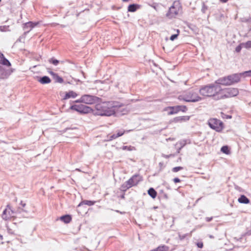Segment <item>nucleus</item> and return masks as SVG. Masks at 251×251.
<instances>
[{
	"label": "nucleus",
	"instance_id": "nucleus-13",
	"mask_svg": "<svg viewBox=\"0 0 251 251\" xmlns=\"http://www.w3.org/2000/svg\"><path fill=\"white\" fill-rule=\"evenodd\" d=\"M228 76L230 78V81H231V85L240 82L242 78L240 73L233 74L229 75Z\"/></svg>",
	"mask_w": 251,
	"mask_h": 251
},
{
	"label": "nucleus",
	"instance_id": "nucleus-47",
	"mask_svg": "<svg viewBox=\"0 0 251 251\" xmlns=\"http://www.w3.org/2000/svg\"><path fill=\"white\" fill-rule=\"evenodd\" d=\"M212 217H207L206 218V221L208 222H209L212 221Z\"/></svg>",
	"mask_w": 251,
	"mask_h": 251
},
{
	"label": "nucleus",
	"instance_id": "nucleus-19",
	"mask_svg": "<svg viewBox=\"0 0 251 251\" xmlns=\"http://www.w3.org/2000/svg\"><path fill=\"white\" fill-rule=\"evenodd\" d=\"M238 201L240 203L248 204L250 203V200L245 195H241L238 199Z\"/></svg>",
	"mask_w": 251,
	"mask_h": 251
},
{
	"label": "nucleus",
	"instance_id": "nucleus-52",
	"mask_svg": "<svg viewBox=\"0 0 251 251\" xmlns=\"http://www.w3.org/2000/svg\"><path fill=\"white\" fill-rule=\"evenodd\" d=\"M3 56H4L3 54L1 52H0V59H1V57H3Z\"/></svg>",
	"mask_w": 251,
	"mask_h": 251
},
{
	"label": "nucleus",
	"instance_id": "nucleus-58",
	"mask_svg": "<svg viewBox=\"0 0 251 251\" xmlns=\"http://www.w3.org/2000/svg\"><path fill=\"white\" fill-rule=\"evenodd\" d=\"M209 237L210 238H214V236L213 235H209Z\"/></svg>",
	"mask_w": 251,
	"mask_h": 251
},
{
	"label": "nucleus",
	"instance_id": "nucleus-51",
	"mask_svg": "<svg viewBox=\"0 0 251 251\" xmlns=\"http://www.w3.org/2000/svg\"><path fill=\"white\" fill-rule=\"evenodd\" d=\"M221 2L226 3V2L228 0H220Z\"/></svg>",
	"mask_w": 251,
	"mask_h": 251
},
{
	"label": "nucleus",
	"instance_id": "nucleus-53",
	"mask_svg": "<svg viewBox=\"0 0 251 251\" xmlns=\"http://www.w3.org/2000/svg\"><path fill=\"white\" fill-rule=\"evenodd\" d=\"M232 117V116L231 115H227L226 116V118L227 119H231Z\"/></svg>",
	"mask_w": 251,
	"mask_h": 251
},
{
	"label": "nucleus",
	"instance_id": "nucleus-42",
	"mask_svg": "<svg viewBox=\"0 0 251 251\" xmlns=\"http://www.w3.org/2000/svg\"><path fill=\"white\" fill-rule=\"evenodd\" d=\"M187 234H183V235H181L180 234H178V236H179V238L180 240H183L185 238V237L187 236Z\"/></svg>",
	"mask_w": 251,
	"mask_h": 251
},
{
	"label": "nucleus",
	"instance_id": "nucleus-28",
	"mask_svg": "<svg viewBox=\"0 0 251 251\" xmlns=\"http://www.w3.org/2000/svg\"><path fill=\"white\" fill-rule=\"evenodd\" d=\"M53 77L56 82L62 83L64 81L63 79L59 76L57 74H56Z\"/></svg>",
	"mask_w": 251,
	"mask_h": 251
},
{
	"label": "nucleus",
	"instance_id": "nucleus-14",
	"mask_svg": "<svg viewBox=\"0 0 251 251\" xmlns=\"http://www.w3.org/2000/svg\"><path fill=\"white\" fill-rule=\"evenodd\" d=\"M12 71L9 69H5L0 68V78L5 79L7 78L12 73Z\"/></svg>",
	"mask_w": 251,
	"mask_h": 251
},
{
	"label": "nucleus",
	"instance_id": "nucleus-20",
	"mask_svg": "<svg viewBox=\"0 0 251 251\" xmlns=\"http://www.w3.org/2000/svg\"><path fill=\"white\" fill-rule=\"evenodd\" d=\"M60 220L65 224L69 223L72 220V217L70 215H65L60 218Z\"/></svg>",
	"mask_w": 251,
	"mask_h": 251
},
{
	"label": "nucleus",
	"instance_id": "nucleus-38",
	"mask_svg": "<svg viewBox=\"0 0 251 251\" xmlns=\"http://www.w3.org/2000/svg\"><path fill=\"white\" fill-rule=\"evenodd\" d=\"M132 148H133V147H132L131 146H124L122 147V149L123 150L132 151Z\"/></svg>",
	"mask_w": 251,
	"mask_h": 251
},
{
	"label": "nucleus",
	"instance_id": "nucleus-39",
	"mask_svg": "<svg viewBox=\"0 0 251 251\" xmlns=\"http://www.w3.org/2000/svg\"><path fill=\"white\" fill-rule=\"evenodd\" d=\"M117 138H118V137H117V135L116 134H113V135H110L108 137V140L112 141L114 139H116Z\"/></svg>",
	"mask_w": 251,
	"mask_h": 251
},
{
	"label": "nucleus",
	"instance_id": "nucleus-22",
	"mask_svg": "<svg viewBox=\"0 0 251 251\" xmlns=\"http://www.w3.org/2000/svg\"><path fill=\"white\" fill-rule=\"evenodd\" d=\"M96 203L95 201H89V200H83L78 204V206L82 205H87L88 206L93 205Z\"/></svg>",
	"mask_w": 251,
	"mask_h": 251
},
{
	"label": "nucleus",
	"instance_id": "nucleus-30",
	"mask_svg": "<svg viewBox=\"0 0 251 251\" xmlns=\"http://www.w3.org/2000/svg\"><path fill=\"white\" fill-rule=\"evenodd\" d=\"M49 62L53 64L55 66H57L59 64V60H58L56 59H55L54 58L52 57L49 59Z\"/></svg>",
	"mask_w": 251,
	"mask_h": 251
},
{
	"label": "nucleus",
	"instance_id": "nucleus-25",
	"mask_svg": "<svg viewBox=\"0 0 251 251\" xmlns=\"http://www.w3.org/2000/svg\"><path fill=\"white\" fill-rule=\"evenodd\" d=\"M0 63L1 64L6 66L7 67H9L11 66V63L9 62V61L7 59H6L4 56L1 57Z\"/></svg>",
	"mask_w": 251,
	"mask_h": 251
},
{
	"label": "nucleus",
	"instance_id": "nucleus-44",
	"mask_svg": "<svg viewBox=\"0 0 251 251\" xmlns=\"http://www.w3.org/2000/svg\"><path fill=\"white\" fill-rule=\"evenodd\" d=\"M48 72L52 76H53L56 73H54L53 72L50 71V69L48 68Z\"/></svg>",
	"mask_w": 251,
	"mask_h": 251
},
{
	"label": "nucleus",
	"instance_id": "nucleus-7",
	"mask_svg": "<svg viewBox=\"0 0 251 251\" xmlns=\"http://www.w3.org/2000/svg\"><path fill=\"white\" fill-rule=\"evenodd\" d=\"M70 109L79 112L80 114H87L92 112L93 109L87 105L81 104H74L71 106Z\"/></svg>",
	"mask_w": 251,
	"mask_h": 251
},
{
	"label": "nucleus",
	"instance_id": "nucleus-31",
	"mask_svg": "<svg viewBox=\"0 0 251 251\" xmlns=\"http://www.w3.org/2000/svg\"><path fill=\"white\" fill-rule=\"evenodd\" d=\"M243 47L247 49L251 48V41L243 43Z\"/></svg>",
	"mask_w": 251,
	"mask_h": 251
},
{
	"label": "nucleus",
	"instance_id": "nucleus-40",
	"mask_svg": "<svg viewBox=\"0 0 251 251\" xmlns=\"http://www.w3.org/2000/svg\"><path fill=\"white\" fill-rule=\"evenodd\" d=\"M161 156H162L163 157H164V158H170V157H174V156H175V155H174V154H169V155H166V154H164V153H162V154H161Z\"/></svg>",
	"mask_w": 251,
	"mask_h": 251
},
{
	"label": "nucleus",
	"instance_id": "nucleus-23",
	"mask_svg": "<svg viewBox=\"0 0 251 251\" xmlns=\"http://www.w3.org/2000/svg\"><path fill=\"white\" fill-rule=\"evenodd\" d=\"M77 94L73 91H70L67 93L65 96L64 99H68L70 98H75L77 96Z\"/></svg>",
	"mask_w": 251,
	"mask_h": 251
},
{
	"label": "nucleus",
	"instance_id": "nucleus-50",
	"mask_svg": "<svg viewBox=\"0 0 251 251\" xmlns=\"http://www.w3.org/2000/svg\"><path fill=\"white\" fill-rule=\"evenodd\" d=\"M81 97L80 98V99L76 100L75 101V102H83V101H81Z\"/></svg>",
	"mask_w": 251,
	"mask_h": 251
},
{
	"label": "nucleus",
	"instance_id": "nucleus-36",
	"mask_svg": "<svg viewBox=\"0 0 251 251\" xmlns=\"http://www.w3.org/2000/svg\"><path fill=\"white\" fill-rule=\"evenodd\" d=\"M243 43L239 44L238 46H237L235 48V51L237 52H240L241 51V50L242 48Z\"/></svg>",
	"mask_w": 251,
	"mask_h": 251
},
{
	"label": "nucleus",
	"instance_id": "nucleus-9",
	"mask_svg": "<svg viewBox=\"0 0 251 251\" xmlns=\"http://www.w3.org/2000/svg\"><path fill=\"white\" fill-rule=\"evenodd\" d=\"M169 110L168 112L169 115H173L177 114L179 111L185 112L187 111V107L185 105H176L174 106H169L167 107Z\"/></svg>",
	"mask_w": 251,
	"mask_h": 251
},
{
	"label": "nucleus",
	"instance_id": "nucleus-21",
	"mask_svg": "<svg viewBox=\"0 0 251 251\" xmlns=\"http://www.w3.org/2000/svg\"><path fill=\"white\" fill-rule=\"evenodd\" d=\"M148 194L152 199H155L157 196V192L155 189L153 188H150L148 190Z\"/></svg>",
	"mask_w": 251,
	"mask_h": 251
},
{
	"label": "nucleus",
	"instance_id": "nucleus-56",
	"mask_svg": "<svg viewBox=\"0 0 251 251\" xmlns=\"http://www.w3.org/2000/svg\"><path fill=\"white\" fill-rule=\"evenodd\" d=\"M181 149H182V148H181V147H180V148L177 150V153H179V151H180V150H181Z\"/></svg>",
	"mask_w": 251,
	"mask_h": 251
},
{
	"label": "nucleus",
	"instance_id": "nucleus-17",
	"mask_svg": "<svg viewBox=\"0 0 251 251\" xmlns=\"http://www.w3.org/2000/svg\"><path fill=\"white\" fill-rule=\"evenodd\" d=\"M140 6V5L135 3L129 4L127 8V11L130 12H134L139 9Z\"/></svg>",
	"mask_w": 251,
	"mask_h": 251
},
{
	"label": "nucleus",
	"instance_id": "nucleus-15",
	"mask_svg": "<svg viewBox=\"0 0 251 251\" xmlns=\"http://www.w3.org/2000/svg\"><path fill=\"white\" fill-rule=\"evenodd\" d=\"M39 22H28L24 25V29L27 30L26 32H29L33 28L38 25Z\"/></svg>",
	"mask_w": 251,
	"mask_h": 251
},
{
	"label": "nucleus",
	"instance_id": "nucleus-8",
	"mask_svg": "<svg viewBox=\"0 0 251 251\" xmlns=\"http://www.w3.org/2000/svg\"><path fill=\"white\" fill-rule=\"evenodd\" d=\"M22 211L25 212L26 211L24 210L23 208L19 207L17 211L15 212L11 209L10 206L9 205H7V208L3 210L1 217L3 220H7L9 219L10 217L13 216L12 215L13 214L16 212L21 213Z\"/></svg>",
	"mask_w": 251,
	"mask_h": 251
},
{
	"label": "nucleus",
	"instance_id": "nucleus-34",
	"mask_svg": "<svg viewBox=\"0 0 251 251\" xmlns=\"http://www.w3.org/2000/svg\"><path fill=\"white\" fill-rule=\"evenodd\" d=\"M177 34H173L172 35H171V36L170 37V40L171 41H174L175 39H176L177 36H178V34H179V30L177 29Z\"/></svg>",
	"mask_w": 251,
	"mask_h": 251
},
{
	"label": "nucleus",
	"instance_id": "nucleus-57",
	"mask_svg": "<svg viewBox=\"0 0 251 251\" xmlns=\"http://www.w3.org/2000/svg\"><path fill=\"white\" fill-rule=\"evenodd\" d=\"M3 239L2 236L0 234V241L2 240Z\"/></svg>",
	"mask_w": 251,
	"mask_h": 251
},
{
	"label": "nucleus",
	"instance_id": "nucleus-10",
	"mask_svg": "<svg viewBox=\"0 0 251 251\" xmlns=\"http://www.w3.org/2000/svg\"><path fill=\"white\" fill-rule=\"evenodd\" d=\"M99 98L96 96L90 95H84L81 96V101L83 103L88 104H91L96 102Z\"/></svg>",
	"mask_w": 251,
	"mask_h": 251
},
{
	"label": "nucleus",
	"instance_id": "nucleus-59",
	"mask_svg": "<svg viewBox=\"0 0 251 251\" xmlns=\"http://www.w3.org/2000/svg\"><path fill=\"white\" fill-rule=\"evenodd\" d=\"M121 198L122 199H124L125 198V195H123L121 196Z\"/></svg>",
	"mask_w": 251,
	"mask_h": 251
},
{
	"label": "nucleus",
	"instance_id": "nucleus-1",
	"mask_svg": "<svg viewBox=\"0 0 251 251\" xmlns=\"http://www.w3.org/2000/svg\"><path fill=\"white\" fill-rule=\"evenodd\" d=\"M124 106V104L118 101H105L96 104L92 113L94 115L111 116L116 114L118 108Z\"/></svg>",
	"mask_w": 251,
	"mask_h": 251
},
{
	"label": "nucleus",
	"instance_id": "nucleus-27",
	"mask_svg": "<svg viewBox=\"0 0 251 251\" xmlns=\"http://www.w3.org/2000/svg\"><path fill=\"white\" fill-rule=\"evenodd\" d=\"M221 151L226 154H229L230 153V150L227 146H224L221 149Z\"/></svg>",
	"mask_w": 251,
	"mask_h": 251
},
{
	"label": "nucleus",
	"instance_id": "nucleus-6",
	"mask_svg": "<svg viewBox=\"0 0 251 251\" xmlns=\"http://www.w3.org/2000/svg\"><path fill=\"white\" fill-rule=\"evenodd\" d=\"M209 127L217 132H221L224 128L223 122L217 119H210L208 122Z\"/></svg>",
	"mask_w": 251,
	"mask_h": 251
},
{
	"label": "nucleus",
	"instance_id": "nucleus-24",
	"mask_svg": "<svg viewBox=\"0 0 251 251\" xmlns=\"http://www.w3.org/2000/svg\"><path fill=\"white\" fill-rule=\"evenodd\" d=\"M131 187V186L129 185V183H128L126 181L121 185L120 190L123 192H126L128 189Z\"/></svg>",
	"mask_w": 251,
	"mask_h": 251
},
{
	"label": "nucleus",
	"instance_id": "nucleus-33",
	"mask_svg": "<svg viewBox=\"0 0 251 251\" xmlns=\"http://www.w3.org/2000/svg\"><path fill=\"white\" fill-rule=\"evenodd\" d=\"M186 144V141L185 140H182L177 143V144H179L181 148H183L185 146Z\"/></svg>",
	"mask_w": 251,
	"mask_h": 251
},
{
	"label": "nucleus",
	"instance_id": "nucleus-35",
	"mask_svg": "<svg viewBox=\"0 0 251 251\" xmlns=\"http://www.w3.org/2000/svg\"><path fill=\"white\" fill-rule=\"evenodd\" d=\"M188 27L190 29H191L192 30H193V31H196V30H197V27H196L195 25H193V24H188Z\"/></svg>",
	"mask_w": 251,
	"mask_h": 251
},
{
	"label": "nucleus",
	"instance_id": "nucleus-11",
	"mask_svg": "<svg viewBox=\"0 0 251 251\" xmlns=\"http://www.w3.org/2000/svg\"><path fill=\"white\" fill-rule=\"evenodd\" d=\"M143 178L139 174L134 175L127 181L131 187L137 185L139 182L142 181Z\"/></svg>",
	"mask_w": 251,
	"mask_h": 251
},
{
	"label": "nucleus",
	"instance_id": "nucleus-49",
	"mask_svg": "<svg viewBox=\"0 0 251 251\" xmlns=\"http://www.w3.org/2000/svg\"><path fill=\"white\" fill-rule=\"evenodd\" d=\"M115 212H117V213H120L121 214H124L126 213L125 212H122V211H120L119 210H115Z\"/></svg>",
	"mask_w": 251,
	"mask_h": 251
},
{
	"label": "nucleus",
	"instance_id": "nucleus-41",
	"mask_svg": "<svg viewBox=\"0 0 251 251\" xmlns=\"http://www.w3.org/2000/svg\"><path fill=\"white\" fill-rule=\"evenodd\" d=\"M125 130H119L116 134L117 135V137H119L122 136L125 133Z\"/></svg>",
	"mask_w": 251,
	"mask_h": 251
},
{
	"label": "nucleus",
	"instance_id": "nucleus-48",
	"mask_svg": "<svg viewBox=\"0 0 251 251\" xmlns=\"http://www.w3.org/2000/svg\"><path fill=\"white\" fill-rule=\"evenodd\" d=\"M20 204L22 205L23 207H25V206L26 205V203L24 202L23 201H21Z\"/></svg>",
	"mask_w": 251,
	"mask_h": 251
},
{
	"label": "nucleus",
	"instance_id": "nucleus-18",
	"mask_svg": "<svg viewBox=\"0 0 251 251\" xmlns=\"http://www.w3.org/2000/svg\"><path fill=\"white\" fill-rule=\"evenodd\" d=\"M38 81L40 82L41 84H48L50 82L51 80L50 78L48 76H43L42 77H40L38 79Z\"/></svg>",
	"mask_w": 251,
	"mask_h": 251
},
{
	"label": "nucleus",
	"instance_id": "nucleus-60",
	"mask_svg": "<svg viewBox=\"0 0 251 251\" xmlns=\"http://www.w3.org/2000/svg\"><path fill=\"white\" fill-rule=\"evenodd\" d=\"M124 2H127L129 0H122Z\"/></svg>",
	"mask_w": 251,
	"mask_h": 251
},
{
	"label": "nucleus",
	"instance_id": "nucleus-45",
	"mask_svg": "<svg viewBox=\"0 0 251 251\" xmlns=\"http://www.w3.org/2000/svg\"><path fill=\"white\" fill-rule=\"evenodd\" d=\"M173 181L176 183L180 182V179L179 178H178V177L174 178V179H173Z\"/></svg>",
	"mask_w": 251,
	"mask_h": 251
},
{
	"label": "nucleus",
	"instance_id": "nucleus-46",
	"mask_svg": "<svg viewBox=\"0 0 251 251\" xmlns=\"http://www.w3.org/2000/svg\"><path fill=\"white\" fill-rule=\"evenodd\" d=\"M159 165L160 170H162L165 167L164 165V163L163 162H160L159 163Z\"/></svg>",
	"mask_w": 251,
	"mask_h": 251
},
{
	"label": "nucleus",
	"instance_id": "nucleus-16",
	"mask_svg": "<svg viewBox=\"0 0 251 251\" xmlns=\"http://www.w3.org/2000/svg\"><path fill=\"white\" fill-rule=\"evenodd\" d=\"M190 118V116H178L174 118L173 121L175 123H181L189 121Z\"/></svg>",
	"mask_w": 251,
	"mask_h": 251
},
{
	"label": "nucleus",
	"instance_id": "nucleus-32",
	"mask_svg": "<svg viewBox=\"0 0 251 251\" xmlns=\"http://www.w3.org/2000/svg\"><path fill=\"white\" fill-rule=\"evenodd\" d=\"M183 169V168L182 167H180V166H178V167H174L173 169H172V171L174 173H176V172H177L180 170H182Z\"/></svg>",
	"mask_w": 251,
	"mask_h": 251
},
{
	"label": "nucleus",
	"instance_id": "nucleus-43",
	"mask_svg": "<svg viewBox=\"0 0 251 251\" xmlns=\"http://www.w3.org/2000/svg\"><path fill=\"white\" fill-rule=\"evenodd\" d=\"M197 246L199 248H202L203 246V244L202 242H200L197 243Z\"/></svg>",
	"mask_w": 251,
	"mask_h": 251
},
{
	"label": "nucleus",
	"instance_id": "nucleus-26",
	"mask_svg": "<svg viewBox=\"0 0 251 251\" xmlns=\"http://www.w3.org/2000/svg\"><path fill=\"white\" fill-rule=\"evenodd\" d=\"M241 77L246 78L247 77H251V70L245 71L242 73H240Z\"/></svg>",
	"mask_w": 251,
	"mask_h": 251
},
{
	"label": "nucleus",
	"instance_id": "nucleus-3",
	"mask_svg": "<svg viewBox=\"0 0 251 251\" xmlns=\"http://www.w3.org/2000/svg\"><path fill=\"white\" fill-rule=\"evenodd\" d=\"M178 99L187 102H195L201 100V98L199 96L197 90H190L180 95Z\"/></svg>",
	"mask_w": 251,
	"mask_h": 251
},
{
	"label": "nucleus",
	"instance_id": "nucleus-55",
	"mask_svg": "<svg viewBox=\"0 0 251 251\" xmlns=\"http://www.w3.org/2000/svg\"><path fill=\"white\" fill-rule=\"evenodd\" d=\"M4 28V26H3V27L1 26V27H0V30L1 31H4V28Z\"/></svg>",
	"mask_w": 251,
	"mask_h": 251
},
{
	"label": "nucleus",
	"instance_id": "nucleus-5",
	"mask_svg": "<svg viewBox=\"0 0 251 251\" xmlns=\"http://www.w3.org/2000/svg\"><path fill=\"white\" fill-rule=\"evenodd\" d=\"M182 6L179 0L175 1L172 5L170 7L169 11L166 13V16L169 18L176 17L181 10Z\"/></svg>",
	"mask_w": 251,
	"mask_h": 251
},
{
	"label": "nucleus",
	"instance_id": "nucleus-54",
	"mask_svg": "<svg viewBox=\"0 0 251 251\" xmlns=\"http://www.w3.org/2000/svg\"><path fill=\"white\" fill-rule=\"evenodd\" d=\"M4 28V26H3V27L1 26V27H0V30L1 31H4V28Z\"/></svg>",
	"mask_w": 251,
	"mask_h": 251
},
{
	"label": "nucleus",
	"instance_id": "nucleus-62",
	"mask_svg": "<svg viewBox=\"0 0 251 251\" xmlns=\"http://www.w3.org/2000/svg\"><path fill=\"white\" fill-rule=\"evenodd\" d=\"M1 0H0V2L1 1Z\"/></svg>",
	"mask_w": 251,
	"mask_h": 251
},
{
	"label": "nucleus",
	"instance_id": "nucleus-4",
	"mask_svg": "<svg viewBox=\"0 0 251 251\" xmlns=\"http://www.w3.org/2000/svg\"><path fill=\"white\" fill-rule=\"evenodd\" d=\"M238 93V89L236 88H227L224 89H222L219 96H218L217 98H215V99H224L235 97L236 96Z\"/></svg>",
	"mask_w": 251,
	"mask_h": 251
},
{
	"label": "nucleus",
	"instance_id": "nucleus-12",
	"mask_svg": "<svg viewBox=\"0 0 251 251\" xmlns=\"http://www.w3.org/2000/svg\"><path fill=\"white\" fill-rule=\"evenodd\" d=\"M230 78L228 75L221 77L215 81V83L216 84L218 85H223L225 86L231 85V81H230Z\"/></svg>",
	"mask_w": 251,
	"mask_h": 251
},
{
	"label": "nucleus",
	"instance_id": "nucleus-2",
	"mask_svg": "<svg viewBox=\"0 0 251 251\" xmlns=\"http://www.w3.org/2000/svg\"><path fill=\"white\" fill-rule=\"evenodd\" d=\"M222 88L215 83L202 86L199 90L201 95L204 97H211L219 96Z\"/></svg>",
	"mask_w": 251,
	"mask_h": 251
},
{
	"label": "nucleus",
	"instance_id": "nucleus-29",
	"mask_svg": "<svg viewBox=\"0 0 251 251\" xmlns=\"http://www.w3.org/2000/svg\"><path fill=\"white\" fill-rule=\"evenodd\" d=\"M156 251H168L169 247L165 245L158 246L156 248Z\"/></svg>",
	"mask_w": 251,
	"mask_h": 251
},
{
	"label": "nucleus",
	"instance_id": "nucleus-61",
	"mask_svg": "<svg viewBox=\"0 0 251 251\" xmlns=\"http://www.w3.org/2000/svg\"><path fill=\"white\" fill-rule=\"evenodd\" d=\"M125 109H123V110H122V112H125Z\"/></svg>",
	"mask_w": 251,
	"mask_h": 251
},
{
	"label": "nucleus",
	"instance_id": "nucleus-37",
	"mask_svg": "<svg viewBox=\"0 0 251 251\" xmlns=\"http://www.w3.org/2000/svg\"><path fill=\"white\" fill-rule=\"evenodd\" d=\"M208 9V7L205 5L204 3H203L202 8H201V12L203 13H205L206 12V11Z\"/></svg>",
	"mask_w": 251,
	"mask_h": 251
}]
</instances>
